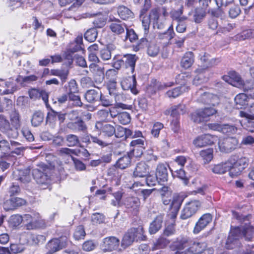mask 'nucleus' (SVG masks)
<instances>
[{
	"label": "nucleus",
	"mask_w": 254,
	"mask_h": 254,
	"mask_svg": "<svg viewBox=\"0 0 254 254\" xmlns=\"http://www.w3.org/2000/svg\"><path fill=\"white\" fill-rule=\"evenodd\" d=\"M13 177L16 180H18L24 184L30 182L31 177L30 170L27 168L23 170H17L13 172Z\"/></svg>",
	"instance_id": "18"
},
{
	"label": "nucleus",
	"mask_w": 254,
	"mask_h": 254,
	"mask_svg": "<svg viewBox=\"0 0 254 254\" xmlns=\"http://www.w3.org/2000/svg\"><path fill=\"white\" fill-rule=\"evenodd\" d=\"M206 71V68H198L195 70L197 75L193 79V84L198 85L207 81V78L205 75Z\"/></svg>",
	"instance_id": "26"
},
{
	"label": "nucleus",
	"mask_w": 254,
	"mask_h": 254,
	"mask_svg": "<svg viewBox=\"0 0 254 254\" xmlns=\"http://www.w3.org/2000/svg\"><path fill=\"white\" fill-rule=\"evenodd\" d=\"M168 165L163 163L159 164L156 171V178L162 182H166L168 180Z\"/></svg>",
	"instance_id": "23"
},
{
	"label": "nucleus",
	"mask_w": 254,
	"mask_h": 254,
	"mask_svg": "<svg viewBox=\"0 0 254 254\" xmlns=\"http://www.w3.org/2000/svg\"><path fill=\"white\" fill-rule=\"evenodd\" d=\"M175 246L180 250H184L188 247V251L193 254H200L207 248L206 244L204 242L199 243L187 238H183L176 242Z\"/></svg>",
	"instance_id": "4"
},
{
	"label": "nucleus",
	"mask_w": 254,
	"mask_h": 254,
	"mask_svg": "<svg viewBox=\"0 0 254 254\" xmlns=\"http://www.w3.org/2000/svg\"><path fill=\"white\" fill-rule=\"evenodd\" d=\"M68 72L67 71H64L60 69H51L50 71L51 75L57 76L60 77L62 84L64 83L67 78Z\"/></svg>",
	"instance_id": "44"
},
{
	"label": "nucleus",
	"mask_w": 254,
	"mask_h": 254,
	"mask_svg": "<svg viewBox=\"0 0 254 254\" xmlns=\"http://www.w3.org/2000/svg\"><path fill=\"white\" fill-rule=\"evenodd\" d=\"M233 219L241 223L240 226L232 227L228 236L226 244H235L237 240L244 237L247 240H251L254 237V227L250 225L248 216L240 215L233 211Z\"/></svg>",
	"instance_id": "1"
},
{
	"label": "nucleus",
	"mask_w": 254,
	"mask_h": 254,
	"mask_svg": "<svg viewBox=\"0 0 254 254\" xmlns=\"http://www.w3.org/2000/svg\"><path fill=\"white\" fill-rule=\"evenodd\" d=\"M105 216L101 213H95L91 216V221L94 225L102 223L104 222Z\"/></svg>",
	"instance_id": "53"
},
{
	"label": "nucleus",
	"mask_w": 254,
	"mask_h": 254,
	"mask_svg": "<svg viewBox=\"0 0 254 254\" xmlns=\"http://www.w3.org/2000/svg\"><path fill=\"white\" fill-rule=\"evenodd\" d=\"M0 130L9 139H16L19 135L18 131L12 129L9 120L3 115H0Z\"/></svg>",
	"instance_id": "7"
},
{
	"label": "nucleus",
	"mask_w": 254,
	"mask_h": 254,
	"mask_svg": "<svg viewBox=\"0 0 254 254\" xmlns=\"http://www.w3.org/2000/svg\"><path fill=\"white\" fill-rule=\"evenodd\" d=\"M26 203V201L19 197H11L4 201L3 207L6 210H13Z\"/></svg>",
	"instance_id": "17"
},
{
	"label": "nucleus",
	"mask_w": 254,
	"mask_h": 254,
	"mask_svg": "<svg viewBox=\"0 0 254 254\" xmlns=\"http://www.w3.org/2000/svg\"><path fill=\"white\" fill-rule=\"evenodd\" d=\"M187 88L185 86H180L168 91L166 94L169 98H176L183 92L186 91Z\"/></svg>",
	"instance_id": "39"
},
{
	"label": "nucleus",
	"mask_w": 254,
	"mask_h": 254,
	"mask_svg": "<svg viewBox=\"0 0 254 254\" xmlns=\"http://www.w3.org/2000/svg\"><path fill=\"white\" fill-rule=\"evenodd\" d=\"M164 214L157 215L152 223H150L149 232L151 234H155L162 227Z\"/></svg>",
	"instance_id": "24"
},
{
	"label": "nucleus",
	"mask_w": 254,
	"mask_h": 254,
	"mask_svg": "<svg viewBox=\"0 0 254 254\" xmlns=\"http://www.w3.org/2000/svg\"><path fill=\"white\" fill-rule=\"evenodd\" d=\"M232 168L229 159L225 163L215 165L211 168L212 171L217 174H223L227 171L231 172Z\"/></svg>",
	"instance_id": "25"
},
{
	"label": "nucleus",
	"mask_w": 254,
	"mask_h": 254,
	"mask_svg": "<svg viewBox=\"0 0 254 254\" xmlns=\"http://www.w3.org/2000/svg\"><path fill=\"white\" fill-rule=\"evenodd\" d=\"M214 129L218 130L223 133H235L237 131V128L234 126L229 125H214Z\"/></svg>",
	"instance_id": "32"
},
{
	"label": "nucleus",
	"mask_w": 254,
	"mask_h": 254,
	"mask_svg": "<svg viewBox=\"0 0 254 254\" xmlns=\"http://www.w3.org/2000/svg\"><path fill=\"white\" fill-rule=\"evenodd\" d=\"M59 154L62 156L66 155L71 156L74 154L78 155L77 151L75 149H70L67 147L62 148L59 150Z\"/></svg>",
	"instance_id": "61"
},
{
	"label": "nucleus",
	"mask_w": 254,
	"mask_h": 254,
	"mask_svg": "<svg viewBox=\"0 0 254 254\" xmlns=\"http://www.w3.org/2000/svg\"><path fill=\"white\" fill-rule=\"evenodd\" d=\"M183 201V199L181 196L178 195L173 196L170 206V208L172 213V217L175 218L176 217Z\"/></svg>",
	"instance_id": "22"
},
{
	"label": "nucleus",
	"mask_w": 254,
	"mask_h": 254,
	"mask_svg": "<svg viewBox=\"0 0 254 254\" xmlns=\"http://www.w3.org/2000/svg\"><path fill=\"white\" fill-rule=\"evenodd\" d=\"M251 38H254V30L248 29L244 30L238 35V38L241 40Z\"/></svg>",
	"instance_id": "57"
},
{
	"label": "nucleus",
	"mask_w": 254,
	"mask_h": 254,
	"mask_svg": "<svg viewBox=\"0 0 254 254\" xmlns=\"http://www.w3.org/2000/svg\"><path fill=\"white\" fill-rule=\"evenodd\" d=\"M229 74L232 82H235V83L234 84V86L243 85V81L242 80L241 77L237 72L233 71L230 72Z\"/></svg>",
	"instance_id": "50"
},
{
	"label": "nucleus",
	"mask_w": 254,
	"mask_h": 254,
	"mask_svg": "<svg viewBox=\"0 0 254 254\" xmlns=\"http://www.w3.org/2000/svg\"><path fill=\"white\" fill-rule=\"evenodd\" d=\"M144 148V145L132 147L130 150V153L135 157H140L142 155Z\"/></svg>",
	"instance_id": "56"
},
{
	"label": "nucleus",
	"mask_w": 254,
	"mask_h": 254,
	"mask_svg": "<svg viewBox=\"0 0 254 254\" xmlns=\"http://www.w3.org/2000/svg\"><path fill=\"white\" fill-rule=\"evenodd\" d=\"M144 229L141 226L132 228L127 230L124 234L121 243V247L125 249L131 246L135 241L145 240L146 237L144 235Z\"/></svg>",
	"instance_id": "3"
},
{
	"label": "nucleus",
	"mask_w": 254,
	"mask_h": 254,
	"mask_svg": "<svg viewBox=\"0 0 254 254\" xmlns=\"http://www.w3.org/2000/svg\"><path fill=\"white\" fill-rule=\"evenodd\" d=\"M199 110L202 114V116L205 121L207 120V118L213 115L217 112L216 110L212 107L205 108L203 109H199Z\"/></svg>",
	"instance_id": "49"
},
{
	"label": "nucleus",
	"mask_w": 254,
	"mask_h": 254,
	"mask_svg": "<svg viewBox=\"0 0 254 254\" xmlns=\"http://www.w3.org/2000/svg\"><path fill=\"white\" fill-rule=\"evenodd\" d=\"M164 127V125L159 122L155 123L151 129V134L155 137H157L159 136L160 130Z\"/></svg>",
	"instance_id": "59"
},
{
	"label": "nucleus",
	"mask_w": 254,
	"mask_h": 254,
	"mask_svg": "<svg viewBox=\"0 0 254 254\" xmlns=\"http://www.w3.org/2000/svg\"><path fill=\"white\" fill-rule=\"evenodd\" d=\"M10 150V144L6 139H2L0 141V151L1 153H6Z\"/></svg>",
	"instance_id": "63"
},
{
	"label": "nucleus",
	"mask_w": 254,
	"mask_h": 254,
	"mask_svg": "<svg viewBox=\"0 0 254 254\" xmlns=\"http://www.w3.org/2000/svg\"><path fill=\"white\" fill-rule=\"evenodd\" d=\"M95 128L103 134L104 136L108 139L116 133V127L113 125L104 122H97L95 125Z\"/></svg>",
	"instance_id": "9"
},
{
	"label": "nucleus",
	"mask_w": 254,
	"mask_h": 254,
	"mask_svg": "<svg viewBox=\"0 0 254 254\" xmlns=\"http://www.w3.org/2000/svg\"><path fill=\"white\" fill-rule=\"evenodd\" d=\"M229 160L232 168L229 175L233 178L239 175L247 166L248 163V160L246 157L238 158L236 155L232 156Z\"/></svg>",
	"instance_id": "5"
},
{
	"label": "nucleus",
	"mask_w": 254,
	"mask_h": 254,
	"mask_svg": "<svg viewBox=\"0 0 254 254\" xmlns=\"http://www.w3.org/2000/svg\"><path fill=\"white\" fill-rule=\"evenodd\" d=\"M65 139L68 147L76 146L80 144L79 137L75 134H67L65 136Z\"/></svg>",
	"instance_id": "40"
},
{
	"label": "nucleus",
	"mask_w": 254,
	"mask_h": 254,
	"mask_svg": "<svg viewBox=\"0 0 254 254\" xmlns=\"http://www.w3.org/2000/svg\"><path fill=\"white\" fill-rule=\"evenodd\" d=\"M67 94L72 93H77L78 91L77 84L74 79L70 80L68 83V85L65 86Z\"/></svg>",
	"instance_id": "51"
},
{
	"label": "nucleus",
	"mask_w": 254,
	"mask_h": 254,
	"mask_svg": "<svg viewBox=\"0 0 254 254\" xmlns=\"http://www.w3.org/2000/svg\"><path fill=\"white\" fill-rule=\"evenodd\" d=\"M125 64L126 68H130V71L132 73L134 70L135 63L137 58L135 55H126L124 57Z\"/></svg>",
	"instance_id": "31"
},
{
	"label": "nucleus",
	"mask_w": 254,
	"mask_h": 254,
	"mask_svg": "<svg viewBox=\"0 0 254 254\" xmlns=\"http://www.w3.org/2000/svg\"><path fill=\"white\" fill-rule=\"evenodd\" d=\"M44 114L40 111L35 112L31 118V124L34 127L39 126L44 120Z\"/></svg>",
	"instance_id": "41"
},
{
	"label": "nucleus",
	"mask_w": 254,
	"mask_h": 254,
	"mask_svg": "<svg viewBox=\"0 0 254 254\" xmlns=\"http://www.w3.org/2000/svg\"><path fill=\"white\" fill-rule=\"evenodd\" d=\"M90 136L92 142L97 144L101 147H106L109 145L112 144V141H111V139H108L105 137L103 139H101L92 135H90Z\"/></svg>",
	"instance_id": "42"
},
{
	"label": "nucleus",
	"mask_w": 254,
	"mask_h": 254,
	"mask_svg": "<svg viewBox=\"0 0 254 254\" xmlns=\"http://www.w3.org/2000/svg\"><path fill=\"white\" fill-rule=\"evenodd\" d=\"M118 13L120 18L123 20L132 18L133 15L131 11L124 5H120L118 7Z\"/></svg>",
	"instance_id": "33"
},
{
	"label": "nucleus",
	"mask_w": 254,
	"mask_h": 254,
	"mask_svg": "<svg viewBox=\"0 0 254 254\" xmlns=\"http://www.w3.org/2000/svg\"><path fill=\"white\" fill-rule=\"evenodd\" d=\"M85 99L89 103H94L99 102L101 98V92L96 90H89L84 95Z\"/></svg>",
	"instance_id": "27"
},
{
	"label": "nucleus",
	"mask_w": 254,
	"mask_h": 254,
	"mask_svg": "<svg viewBox=\"0 0 254 254\" xmlns=\"http://www.w3.org/2000/svg\"><path fill=\"white\" fill-rule=\"evenodd\" d=\"M98 32L96 28H90L84 34V38L89 42H93L97 37Z\"/></svg>",
	"instance_id": "45"
},
{
	"label": "nucleus",
	"mask_w": 254,
	"mask_h": 254,
	"mask_svg": "<svg viewBox=\"0 0 254 254\" xmlns=\"http://www.w3.org/2000/svg\"><path fill=\"white\" fill-rule=\"evenodd\" d=\"M116 47L114 45L109 44L106 47L100 51L99 57L104 61L110 60L112 57V52L115 49Z\"/></svg>",
	"instance_id": "28"
},
{
	"label": "nucleus",
	"mask_w": 254,
	"mask_h": 254,
	"mask_svg": "<svg viewBox=\"0 0 254 254\" xmlns=\"http://www.w3.org/2000/svg\"><path fill=\"white\" fill-rule=\"evenodd\" d=\"M249 113H246L244 111H240L239 114L241 117L246 118L254 119V103L250 105L248 109Z\"/></svg>",
	"instance_id": "55"
},
{
	"label": "nucleus",
	"mask_w": 254,
	"mask_h": 254,
	"mask_svg": "<svg viewBox=\"0 0 254 254\" xmlns=\"http://www.w3.org/2000/svg\"><path fill=\"white\" fill-rule=\"evenodd\" d=\"M106 19L102 14H99L94 20L93 23L97 28H102L106 24Z\"/></svg>",
	"instance_id": "58"
},
{
	"label": "nucleus",
	"mask_w": 254,
	"mask_h": 254,
	"mask_svg": "<svg viewBox=\"0 0 254 254\" xmlns=\"http://www.w3.org/2000/svg\"><path fill=\"white\" fill-rule=\"evenodd\" d=\"M191 120L195 123H200L205 121L202 114L199 110H198L193 113L191 116Z\"/></svg>",
	"instance_id": "62"
},
{
	"label": "nucleus",
	"mask_w": 254,
	"mask_h": 254,
	"mask_svg": "<svg viewBox=\"0 0 254 254\" xmlns=\"http://www.w3.org/2000/svg\"><path fill=\"white\" fill-rule=\"evenodd\" d=\"M39 167L41 169H35L32 171V175L34 179L42 189L48 187L51 183L50 175L55 169V166L52 164L49 166L44 164H40Z\"/></svg>",
	"instance_id": "2"
},
{
	"label": "nucleus",
	"mask_w": 254,
	"mask_h": 254,
	"mask_svg": "<svg viewBox=\"0 0 254 254\" xmlns=\"http://www.w3.org/2000/svg\"><path fill=\"white\" fill-rule=\"evenodd\" d=\"M149 173V168L147 165L144 162L138 163L133 172V176L134 177L143 178L146 177Z\"/></svg>",
	"instance_id": "21"
},
{
	"label": "nucleus",
	"mask_w": 254,
	"mask_h": 254,
	"mask_svg": "<svg viewBox=\"0 0 254 254\" xmlns=\"http://www.w3.org/2000/svg\"><path fill=\"white\" fill-rule=\"evenodd\" d=\"M169 112L171 116L175 117L178 115L184 114L187 112V108L185 105L180 104L172 107Z\"/></svg>",
	"instance_id": "37"
},
{
	"label": "nucleus",
	"mask_w": 254,
	"mask_h": 254,
	"mask_svg": "<svg viewBox=\"0 0 254 254\" xmlns=\"http://www.w3.org/2000/svg\"><path fill=\"white\" fill-rule=\"evenodd\" d=\"M121 85L125 90H130L134 94H137L138 93L136 88V81L134 75L124 79L121 82Z\"/></svg>",
	"instance_id": "19"
},
{
	"label": "nucleus",
	"mask_w": 254,
	"mask_h": 254,
	"mask_svg": "<svg viewBox=\"0 0 254 254\" xmlns=\"http://www.w3.org/2000/svg\"><path fill=\"white\" fill-rule=\"evenodd\" d=\"M235 102L237 108H242L248 104L249 98L246 94L240 93L235 97Z\"/></svg>",
	"instance_id": "34"
},
{
	"label": "nucleus",
	"mask_w": 254,
	"mask_h": 254,
	"mask_svg": "<svg viewBox=\"0 0 254 254\" xmlns=\"http://www.w3.org/2000/svg\"><path fill=\"white\" fill-rule=\"evenodd\" d=\"M76 93H72L68 94V98L70 101L73 102V104L75 106L81 107L82 103L81 101L80 97L75 94Z\"/></svg>",
	"instance_id": "60"
},
{
	"label": "nucleus",
	"mask_w": 254,
	"mask_h": 254,
	"mask_svg": "<svg viewBox=\"0 0 254 254\" xmlns=\"http://www.w3.org/2000/svg\"><path fill=\"white\" fill-rule=\"evenodd\" d=\"M238 144V141L236 138L227 137L220 139L218 146L221 152L229 153L234 150Z\"/></svg>",
	"instance_id": "10"
},
{
	"label": "nucleus",
	"mask_w": 254,
	"mask_h": 254,
	"mask_svg": "<svg viewBox=\"0 0 254 254\" xmlns=\"http://www.w3.org/2000/svg\"><path fill=\"white\" fill-rule=\"evenodd\" d=\"M246 119V121L244 123L245 127L248 131L254 132V119Z\"/></svg>",
	"instance_id": "64"
},
{
	"label": "nucleus",
	"mask_w": 254,
	"mask_h": 254,
	"mask_svg": "<svg viewBox=\"0 0 254 254\" xmlns=\"http://www.w3.org/2000/svg\"><path fill=\"white\" fill-rule=\"evenodd\" d=\"M206 15V10L204 8H195L193 15V20L195 23H200L205 17Z\"/></svg>",
	"instance_id": "38"
},
{
	"label": "nucleus",
	"mask_w": 254,
	"mask_h": 254,
	"mask_svg": "<svg viewBox=\"0 0 254 254\" xmlns=\"http://www.w3.org/2000/svg\"><path fill=\"white\" fill-rule=\"evenodd\" d=\"M201 206V202L196 200L187 203L182 211L181 218L187 219L194 215Z\"/></svg>",
	"instance_id": "8"
},
{
	"label": "nucleus",
	"mask_w": 254,
	"mask_h": 254,
	"mask_svg": "<svg viewBox=\"0 0 254 254\" xmlns=\"http://www.w3.org/2000/svg\"><path fill=\"white\" fill-rule=\"evenodd\" d=\"M24 223H26L25 227L27 230H34L42 226L44 221L39 213L32 212L24 215Z\"/></svg>",
	"instance_id": "6"
},
{
	"label": "nucleus",
	"mask_w": 254,
	"mask_h": 254,
	"mask_svg": "<svg viewBox=\"0 0 254 254\" xmlns=\"http://www.w3.org/2000/svg\"><path fill=\"white\" fill-rule=\"evenodd\" d=\"M120 240L117 238L111 236L103 240L102 249L104 252H111L117 250L120 245Z\"/></svg>",
	"instance_id": "14"
},
{
	"label": "nucleus",
	"mask_w": 254,
	"mask_h": 254,
	"mask_svg": "<svg viewBox=\"0 0 254 254\" xmlns=\"http://www.w3.org/2000/svg\"><path fill=\"white\" fill-rule=\"evenodd\" d=\"M10 124L12 129L18 131L21 127L20 117L18 112L16 111H12L9 116Z\"/></svg>",
	"instance_id": "29"
},
{
	"label": "nucleus",
	"mask_w": 254,
	"mask_h": 254,
	"mask_svg": "<svg viewBox=\"0 0 254 254\" xmlns=\"http://www.w3.org/2000/svg\"><path fill=\"white\" fill-rule=\"evenodd\" d=\"M149 19L152 22L153 27L158 29H163L164 26L163 21H161L158 23V20L160 18L159 9L158 8L152 9L150 12L149 16Z\"/></svg>",
	"instance_id": "20"
},
{
	"label": "nucleus",
	"mask_w": 254,
	"mask_h": 254,
	"mask_svg": "<svg viewBox=\"0 0 254 254\" xmlns=\"http://www.w3.org/2000/svg\"><path fill=\"white\" fill-rule=\"evenodd\" d=\"M123 203L128 211L136 214L140 207V201L139 199L135 196H128L125 198Z\"/></svg>",
	"instance_id": "12"
},
{
	"label": "nucleus",
	"mask_w": 254,
	"mask_h": 254,
	"mask_svg": "<svg viewBox=\"0 0 254 254\" xmlns=\"http://www.w3.org/2000/svg\"><path fill=\"white\" fill-rule=\"evenodd\" d=\"M130 161L131 159L129 156H124L118 160L117 166L122 169H124L128 166L130 164Z\"/></svg>",
	"instance_id": "47"
},
{
	"label": "nucleus",
	"mask_w": 254,
	"mask_h": 254,
	"mask_svg": "<svg viewBox=\"0 0 254 254\" xmlns=\"http://www.w3.org/2000/svg\"><path fill=\"white\" fill-rule=\"evenodd\" d=\"M194 63V55L192 52L186 53L181 60V65L183 67L187 69L190 67Z\"/></svg>",
	"instance_id": "30"
},
{
	"label": "nucleus",
	"mask_w": 254,
	"mask_h": 254,
	"mask_svg": "<svg viewBox=\"0 0 254 254\" xmlns=\"http://www.w3.org/2000/svg\"><path fill=\"white\" fill-rule=\"evenodd\" d=\"M110 28L113 33L118 35L124 33L125 29H127L126 25L120 21L112 23Z\"/></svg>",
	"instance_id": "35"
},
{
	"label": "nucleus",
	"mask_w": 254,
	"mask_h": 254,
	"mask_svg": "<svg viewBox=\"0 0 254 254\" xmlns=\"http://www.w3.org/2000/svg\"><path fill=\"white\" fill-rule=\"evenodd\" d=\"M197 95L200 96L198 100L200 102L211 104L213 106L218 105L219 103V98L216 95L207 92L202 93L201 90L197 92Z\"/></svg>",
	"instance_id": "13"
},
{
	"label": "nucleus",
	"mask_w": 254,
	"mask_h": 254,
	"mask_svg": "<svg viewBox=\"0 0 254 254\" xmlns=\"http://www.w3.org/2000/svg\"><path fill=\"white\" fill-rule=\"evenodd\" d=\"M217 137L209 134L200 135L194 139L193 143L197 147H202L206 145H211L216 141Z\"/></svg>",
	"instance_id": "15"
},
{
	"label": "nucleus",
	"mask_w": 254,
	"mask_h": 254,
	"mask_svg": "<svg viewBox=\"0 0 254 254\" xmlns=\"http://www.w3.org/2000/svg\"><path fill=\"white\" fill-rule=\"evenodd\" d=\"M22 222H24V215L22 216L18 214L11 215L8 221L9 224L13 227L19 226Z\"/></svg>",
	"instance_id": "46"
},
{
	"label": "nucleus",
	"mask_w": 254,
	"mask_h": 254,
	"mask_svg": "<svg viewBox=\"0 0 254 254\" xmlns=\"http://www.w3.org/2000/svg\"><path fill=\"white\" fill-rule=\"evenodd\" d=\"M199 155L205 164L208 163L213 158V149L209 148L206 149L202 150L199 152Z\"/></svg>",
	"instance_id": "36"
},
{
	"label": "nucleus",
	"mask_w": 254,
	"mask_h": 254,
	"mask_svg": "<svg viewBox=\"0 0 254 254\" xmlns=\"http://www.w3.org/2000/svg\"><path fill=\"white\" fill-rule=\"evenodd\" d=\"M119 122L123 125H127L130 122V117L127 112H123L117 116Z\"/></svg>",
	"instance_id": "52"
},
{
	"label": "nucleus",
	"mask_w": 254,
	"mask_h": 254,
	"mask_svg": "<svg viewBox=\"0 0 254 254\" xmlns=\"http://www.w3.org/2000/svg\"><path fill=\"white\" fill-rule=\"evenodd\" d=\"M212 220V216L209 213L203 214L195 224L193 230L194 234H197L203 230Z\"/></svg>",
	"instance_id": "16"
},
{
	"label": "nucleus",
	"mask_w": 254,
	"mask_h": 254,
	"mask_svg": "<svg viewBox=\"0 0 254 254\" xmlns=\"http://www.w3.org/2000/svg\"><path fill=\"white\" fill-rule=\"evenodd\" d=\"M67 245L66 238L61 237L59 239H53L50 240L47 244L46 248L48 251L55 253Z\"/></svg>",
	"instance_id": "11"
},
{
	"label": "nucleus",
	"mask_w": 254,
	"mask_h": 254,
	"mask_svg": "<svg viewBox=\"0 0 254 254\" xmlns=\"http://www.w3.org/2000/svg\"><path fill=\"white\" fill-rule=\"evenodd\" d=\"M90 136L92 142L97 144L101 147H106L109 145L112 144V141H111V139H108L105 137L103 139H101L92 135H90Z\"/></svg>",
	"instance_id": "43"
},
{
	"label": "nucleus",
	"mask_w": 254,
	"mask_h": 254,
	"mask_svg": "<svg viewBox=\"0 0 254 254\" xmlns=\"http://www.w3.org/2000/svg\"><path fill=\"white\" fill-rule=\"evenodd\" d=\"M89 67L90 71L93 74L103 77L104 74V67H101L95 63L90 64Z\"/></svg>",
	"instance_id": "48"
},
{
	"label": "nucleus",
	"mask_w": 254,
	"mask_h": 254,
	"mask_svg": "<svg viewBox=\"0 0 254 254\" xmlns=\"http://www.w3.org/2000/svg\"><path fill=\"white\" fill-rule=\"evenodd\" d=\"M85 232L83 226L80 225L78 226L73 234L75 239L79 240L83 239L85 236Z\"/></svg>",
	"instance_id": "54"
}]
</instances>
